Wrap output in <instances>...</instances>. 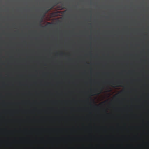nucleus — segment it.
Segmentation results:
<instances>
[{
	"mask_svg": "<svg viewBox=\"0 0 149 149\" xmlns=\"http://www.w3.org/2000/svg\"><path fill=\"white\" fill-rule=\"evenodd\" d=\"M111 84L114 85L115 84H116L117 85H118L121 84V82L119 81H117L115 83L114 82H112L111 83Z\"/></svg>",
	"mask_w": 149,
	"mask_h": 149,
	"instance_id": "1",
	"label": "nucleus"
}]
</instances>
